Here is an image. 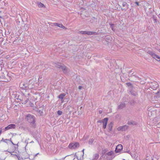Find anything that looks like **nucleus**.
I'll list each match as a JSON object with an SVG mask.
<instances>
[{
  "instance_id": "nucleus-8",
  "label": "nucleus",
  "mask_w": 160,
  "mask_h": 160,
  "mask_svg": "<svg viewBox=\"0 0 160 160\" xmlns=\"http://www.w3.org/2000/svg\"><path fill=\"white\" fill-rule=\"evenodd\" d=\"M158 87V85L156 82H152L150 84L151 88L153 90H156Z\"/></svg>"
},
{
  "instance_id": "nucleus-34",
  "label": "nucleus",
  "mask_w": 160,
  "mask_h": 160,
  "mask_svg": "<svg viewBox=\"0 0 160 160\" xmlns=\"http://www.w3.org/2000/svg\"><path fill=\"white\" fill-rule=\"evenodd\" d=\"M92 32L91 31H87V34L88 35H92Z\"/></svg>"
},
{
  "instance_id": "nucleus-12",
  "label": "nucleus",
  "mask_w": 160,
  "mask_h": 160,
  "mask_svg": "<svg viewBox=\"0 0 160 160\" xmlns=\"http://www.w3.org/2000/svg\"><path fill=\"white\" fill-rule=\"evenodd\" d=\"M15 128V125L12 124H10L7 127H6L5 128V130H7L11 129H14Z\"/></svg>"
},
{
  "instance_id": "nucleus-14",
  "label": "nucleus",
  "mask_w": 160,
  "mask_h": 160,
  "mask_svg": "<svg viewBox=\"0 0 160 160\" xmlns=\"http://www.w3.org/2000/svg\"><path fill=\"white\" fill-rule=\"evenodd\" d=\"M122 6L123 7H125L124 8H122V10L126 11V10L128 9V4L127 3L125 2H123L122 3Z\"/></svg>"
},
{
  "instance_id": "nucleus-23",
  "label": "nucleus",
  "mask_w": 160,
  "mask_h": 160,
  "mask_svg": "<svg viewBox=\"0 0 160 160\" xmlns=\"http://www.w3.org/2000/svg\"><path fill=\"white\" fill-rule=\"evenodd\" d=\"M126 84L128 86L132 88L133 86L132 84L130 82H127L126 83Z\"/></svg>"
},
{
  "instance_id": "nucleus-39",
  "label": "nucleus",
  "mask_w": 160,
  "mask_h": 160,
  "mask_svg": "<svg viewBox=\"0 0 160 160\" xmlns=\"http://www.w3.org/2000/svg\"><path fill=\"white\" fill-rule=\"evenodd\" d=\"M156 120H157V119L156 118H155L153 120V121L154 122H153V123L154 125H155V124H157L156 123L154 122H156Z\"/></svg>"
},
{
  "instance_id": "nucleus-16",
  "label": "nucleus",
  "mask_w": 160,
  "mask_h": 160,
  "mask_svg": "<svg viewBox=\"0 0 160 160\" xmlns=\"http://www.w3.org/2000/svg\"><path fill=\"white\" fill-rule=\"evenodd\" d=\"M66 94L64 93H62L60 94L58 96V97L61 99V101L62 102H63V99L64 97L65 96Z\"/></svg>"
},
{
  "instance_id": "nucleus-47",
  "label": "nucleus",
  "mask_w": 160,
  "mask_h": 160,
  "mask_svg": "<svg viewBox=\"0 0 160 160\" xmlns=\"http://www.w3.org/2000/svg\"><path fill=\"white\" fill-rule=\"evenodd\" d=\"M11 142L12 143V144H13V145H15V144H14V143L12 142V141H11Z\"/></svg>"
},
{
  "instance_id": "nucleus-6",
  "label": "nucleus",
  "mask_w": 160,
  "mask_h": 160,
  "mask_svg": "<svg viewBox=\"0 0 160 160\" xmlns=\"http://www.w3.org/2000/svg\"><path fill=\"white\" fill-rule=\"evenodd\" d=\"M79 144L78 142H75V143H71L68 146L69 148L71 149H75L79 147Z\"/></svg>"
},
{
  "instance_id": "nucleus-13",
  "label": "nucleus",
  "mask_w": 160,
  "mask_h": 160,
  "mask_svg": "<svg viewBox=\"0 0 160 160\" xmlns=\"http://www.w3.org/2000/svg\"><path fill=\"white\" fill-rule=\"evenodd\" d=\"M108 120V118H105L104 119V121L102 123L103 124V128L104 129H105L106 128Z\"/></svg>"
},
{
  "instance_id": "nucleus-26",
  "label": "nucleus",
  "mask_w": 160,
  "mask_h": 160,
  "mask_svg": "<svg viewBox=\"0 0 160 160\" xmlns=\"http://www.w3.org/2000/svg\"><path fill=\"white\" fill-rule=\"evenodd\" d=\"M112 153L113 152L112 151L109 152L107 153L105 155L111 156L112 155Z\"/></svg>"
},
{
  "instance_id": "nucleus-27",
  "label": "nucleus",
  "mask_w": 160,
  "mask_h": 160,
  "mask_svg": "<svg viewBox=\"0 0 160 160\" xmlns=\"http://www.w3.org/2000/svg\"><path fill=\"white\" fill-rule=\"evenodd\" d=\"M93 141V139H90L88 141V143L89 144H92Z\"/></svg>"
},
{
  "instance_id": "nucleus-54",
  "label": "nucleus",
  "mask_w": 160,
  "mask_h": 160,
  "mask_svg": "<svg viewBox=\"0 0 160 160\" xmlns=\"http://www.w3.org/2000/svg\"><path fill=\"white\" fill-rule=\"evenodd\" d=\"M158 51L160 52V49H159V50H158Z\"/></svg>"
},
{
  "instance_id": "nucleus-52",
  "label": "nucleus",
  "mask_w": 160,
  "mask_h": 160,
  "mask_svg": "<svg viewBox=\"0 0 160 160\" xmlns=\"http://www.w3.org/2000/svg\"><path fill=\"white\" fill-rule=\"evenodd\" d=\"M14 133H12V134L13 135H14Z\"/></svg>"
},
{
  "instance_id": "nucleus-55",
  "label": "nucleus",
  "mask_w": 160,
  "mask_h": 160,
  "mask_svg": "<svg viewBox=\"0 0 160 160\" xmlns=\"http://www.w3.org/2000/svg\"><path fill=\"white\" fill-rule=\"evenodd\" d=\"M158 93H159V92H158L156 93V94H158Z\"/></svg>"
},
{
  "instance_id": "nucleus-50",
  "label": "nucleus",
  "mask_w": 160,
  "mask_h": 160,
  "mask_svg": "<svg viewBox=\"0 0 160 160\" xmlns=\"http://www.w3.org/2000/svg\"><path fill=\"white\" fill-rule=\"evenodd\" d=\"M104 151H103V152H102V154H103V153H104L105 152H104Z\"/></svg>"
},
{
  "instance_id": "nucleus-24",
  "label": "nucleus",
  "mask_w": 160,
  "mask_h": 160,
  "mask_svg": "<svg viewBox=\"0 0 160 160\" xmlns=\"http://www.w3.org/2000/svg\"><path fill=\"white\" fill-rule=\"evenodd\" d=\"M78 33H80L82 34H87V31H79L78 32Z\"/></svg>"
},
{
  "instance_id": "nucleus-25",
  "label": "nucleus",
  "mask_w": 160,
  "mask_h": 160,
  "mask_svg": "<svg viewBox=\"0 0 160 160\" xmlns=\"http://www.w3.org/2000/svg\"><path fill=\"white\" fill-rule=\"evenodd\" d=\"M110 27L111 28L112 30L114 31V24H110Z\"/></svg>"
},
{
  "instance_id": "nucleus-11",
  "label": "nucleus",
  "mask_w": 160,
  "mask_h": 160,
  "mask_svg": "<svg viewBox=\"0 0 160 160\" xmlns=\"http://www.w3.org/2000/svg\"><path fill=\"white\" fill-rule=\"evenodd\" d=\"M147 53L151 56L153 58L155 59H156L158 56L154 52L150 50L148 51Z\"/></svg>"
},
{
  "instance_id": "nucleus-21",
  "label": "nucleus",
  "mask_w": 160,
  "mask_h": 160,
  "mask_svg": "<svg viewBox=\"0 0 160 160\" xmlns=\"http://www.w3.org/2000/svg\"><path fill=\"white\" fill-rule=\"evenodd\" d=\"M90 22L91 23H93L94 22H97V19L95 17H92L90 20Z\"/></svg>"
},
{
  "instance_id": "nucleus-22",
  "label": "nucleus",
  "mask_w": 160,
  "mask_h": 160,
  "mask_svg": "<svg viewBox=\"0 0 160 160\" xmlns=\"http://www.w3.org/2000/svg\"><path fill=\"white\" fill-rule=\"evenodd\" d=\"M38 6L39 8H42L44 7V5L41 2L38 3Z\"/></svg>"
},
{
  "instance_id": "nucleus-36",
  "label": "nucleus",
  "mask_w": 160,
  "mask_h": 160,
  "mask_svg": "<svg viewBox=\"0 0 160 160\" xmlns=\"http://www.w3.org/2000/svg\"><path fill=\"white\" fill-rule=\"evenodd\" d=\"M92 35H97L98 33L96 32H92Z\"/></svg>"
},
{
  "instance_id": "nucleus-49",
  "label": "nucleus",
  "mask_w": 160,
  "mask_h": 160,
  "mask_svg": "<svg viewBox=\"0 0 160 160\" xmlns=\"http://www.w3.org/2000/svg\"><path fill=\"white\" fill-rule=\"evenodd\" d=\"M156 107L158 108L160 107V105H159V106H156Z\"/></svg>"
},
{
  "instance_id": "nucleus-30",
  "label": "nucleus",
  "mask_w": 160,
  "mask_h": 160,
  "mask_svg": "<svg viewBox=\"0 0 160 160\" xmlns=\"http://www.w3.org/2000/svg\"><path fill=\"white\" fill-rule=\"evenodd\" d=\"M24 27L25 30H27L28 29L29 25H28V24H27V25L25 24V25L24 26Z\"/></svg>"
},
{
  "instance_id": "nucleus-5",
  "label": "nucleus",
  "mask_w": 160,
  "mask_h": 160,
  "mask_svg": "<svg viewBox=\"0 0 160 160\" xmlns=\"http://www.w3.org/2000/svg\"><path fill=\"white\" fill-rule=\"evenodd\" d=\"M31 88L26 89L24 90L22 92V94L24 98H28V96L30 95V92H31Z\"/></svg>"
},
{
  "instance_id": "nucleus-29",
  "label": "nucleus",
  "mask_w": 160,
  "mask_h": 160,
  "mask_svg": "<svg viewBox=\"0 0 160 160\" xmlns=\"http://www.w3.org/2000/svg\"><path fill=\"white\" fill-rule=\"evenodd\" d=\"M130 92L131 94H132V95H133L134 96H136L137 94L136 93L134 92H133L132 91H130Z\"/></svg>"
},
{
  "instance_id": "nucleus-53",
  "label": "nucleus",
  "mask_w": 160,
  "mask_h": 160,
  "mask_svg": "<svg viewBox=\"0 0 160 160\" xmlns=\"http://www.w3.org/2000/svg\"><path fill=\"white\" fill-rule=\"evenodd\" d=\"M0 18H2V17H1V16H0Z\"/></svg>"
},
{
  "instance_id": "nucleus-46",
  "label": "nucleus",
  "mask_w": 160,
  "mask_h": 160,
  "mask_svg": "<svg viewBox=\"0 0 160 160\" xmlns=\"http://www.w3.org/2000/svg\"><path fill=\"white\" fill-rule=\"evenodd\" d=\"M129 152H130V151H129H129H127V152H127V153H129Z\"/></svg>"
},
{
  "instance_id": "nucleus-20",
  "label": "nucleus",
  "mask_w": 160,
  "mask_h": 160,
  "mask_svg": "<svg viewBox=\"0 0 160 160\" xmlns=\"http://www.w3.org/2000/svg\"><path fill=\"white\" fill-rule=\"evenodd\" d=\"M99 155L98 153H95L93 156V160H97L99 158Z\"/></svg>"
},
{
  "instance_id": "nucleus-2",
  "label": "nucleus",
  "mask_w": 160,
  "mask_h": 160,
  "mask_svg": "<svg viewBox=\"0 0 160 160\" xmlns=\"http://www.w3.org/2000/svg\"><path fill=\"white\" fill-rule=\"evenodd\" d=\"M54 66L56 68L61 69L65 73H67L68 72V68L63 64L60 63H55L54 64Z\"/></svg>"
},
{
  "instance_id": "nucleus-35",
  "label": "nucleus",
  "mask_w": 160,
  "mask_h": 160,
  "mask_svg": "<svg viewBox=\"0 0 160 160\" xmlns=\"http://www.w3.org/2000/svg\"><path fill=\"white\" fill-rule=\"evenodd\" d=\"M103 120H104V119H102V120H99L98 121H97V123H101V122L103 123V122L104 121Z\"/></svg>"
},
{
  "instance_id": "nucleus-42",
  "label": "nucleus",
  "mask_w": 160,
  "mask_h": 160,
  "mask_svg": "<svg viewBox=\"0 0 160 160\" xmlns=\"http://www.w3.org/2000/svg\"><path fill=\"white\" fill-rule=\"evenodd\" d=\"M39 154V153H37L36 154H35L34 155V157H35L37 155H38Z\"/></svg>"
},
{
  "instance_id": "nucleus-51",
  "label": "nucleus",
  "mask_w": 160,
  "mask_h": 160,
  "mask_svg": "<svg viewBox=\"0 0 160 160\" xmlns=\"http://www.w3.org/2000/svg\"><path fill=\"white\" fill-rule=\"evenodd\" d=\"M84 149L82 150V151L83 152V154H84Z\"/></svg>"
},
{
  "instance_id": "nucleus-18",
  "label": "nucleus",
  "mask_w": 160,
  "mask_h": 160,
  "mask_svg": "<svg viewBox=\"0 0 160 160\" xmlns=\"http://www.w3.org/2000/svg\"><path fill=\"white\" fill-rule=\"evenodd\" d=\"M128 124L129 125H136L137 124V123L134 121L131 120L128 121Z\"/></svg>"
},
{
  "instance_id": "nucleus-7",
  "label": "nucleus",
  "mask_w": 160,
  "mask_h": 160,
  "mask_svg": "<svg viewBox=\"0 0 160 160\" xmlns=\"http://www.w3.org/2000/svg\"><path fill=\"white\" fill-rule=\"evenodd\" d=\"M17 99H19L21 101H22V104H26L28 102L29 98H24V97L21 98L20 96H18L17 98H16Z\"/></svg>"
},
{
  "instance_id": "nucleus-33",
  "label": "nucleus",
  "mask_w": 160,
  "mask_h": 160,
  "mask_svg": "<svg viewBox=\"0 0 160 160\" xmlns=\"http://www.w3.org/2000/svg\"><path fill=\"white\" fill-rule=\"evenodd\" d=\"M9 139H6L4 140H3V139L2 138V140H1V141H3L5 142L8 143L7 141H9Z\"/></svg>"
},
{
  "instance_id": "nucleus-48",
  "label": "nucleus",
  "mask_w": 160,
  "mask_h": 160,
  "mask_svg": "<svg viewBox=\"0 0 160 160\" xmlns=\"http://www.w3.org/2000/svg\"><path fill=\"white\" fill-rule=\"evenodd\" d=\"M9 141H10L11 142V141H12L11 140V139L10 138V139H9Z\"/></svg>"
},
{
  "instance_id": "nucleus-19",
  "label": "nucleus",
  "mask_w": 160,
  "mask_h": 160,
  "mask_svg": "<svg viewBox=\"0 0 160 160\" xmlns=\"http://www.w3.org/2000/svg\"><path fill=\"white\" fill-rule=\"evenodd\" d=\"M113 125V123L112 122H111L108 125V129L110 131H111L112 130V127Z\"/></svg>"
},
{
  "instance_id": "nucleus-45",
  "label": "nucleus",
  "mask_w": 160,
  "mask_h": 160,
  "mask_svg": "<svg viewBox=\"0 0 160 160\" xmlns=\"http://www.w3.org/2000/svg\"><path fill=\"white\" fill-rule=\"evenodd\" d=\"M1 87H2V85H1V84L0 83V90H1Z\"/></svg>"
},
{
  "instance_id": "nucleus-17",
  "label": "nucleus",
  "mask_w": 160,
  "mask_h": 160,
  "mask_svg": "<svg viewBox=\"0 0 160 160\" xmlns=\"http://www.w3.org/2000/svg\"><path fill=\"white\" fill-rule=\"evenodd\" d=\"M126 106V104L125 103L122 102L120 104L118 107V109H121L123 108H124Z\"/></svg>"
},
{
  "instance_id": "nucleus-15",
  "label": "nucleus",
  "mask_w": 160,
  "mask_h": 160,
  "mask_svg": "<svg viewBox=\"0 0 160 160\" xmlns=\"http://www.w3.org/2000/svg\"><path fill=\"white\" fill-rule=\"evenodd\" d=\"M53 25L57 26L62 28H66L62 24H59L57 22L53 23Z\"/></svg>"
},
{
  "instance_id": "nucleus-31",
  "label": "nucleus",
  "mask_w": 160,
  "mask_h": 160,
  "mask_svg": "<svg viewBox=\"0 0 160 160\" xmlns=\"http://www.w3.org/2000/svg\"><path fill=\"white\" fill-rule=\"evenodd\" d=\"M57 113L59 115H61L62 114V112L61 111L59 110L58 111Z\"/></svg>"
},
{
  "instance_id": "nucleus-56",
  "label": "nucleus",
  "mask_w": 160,
  "mask_h": 160,
  "mask_svg": "<svg viewBox=\"0 0 160 160\" xmlns=\"http://www.w3.org/2000/svg\"><path fill=\"white\" fill-rule=\"evenodd\" d=\"M159 123V122L158 123H157V124L158 125Z\"/></svg>"
},
{
  "instance_id": "nucleus-4",
  "label": "nucleus",
  "mask_w": 160,
  "mask_h": 160,
  "mask_svg": "<svg viewBox=\"0 0 160 160\" xmlns=\"http://www.w3.org/2000/svg\"><path fill=\"white\" fill-rule=\"evenodd\" d=\"M19 86L23 90L26 89L33 88V87L31 86L30 85H28L27 82H21Z\"/></svg>"
},
{
  "instance_id": "nucleus-40",
  "label": "nucleus",
  "mask_w": 160,
  "mask_h": 160,
  "mask_svg": "<svg viewBox=\"0 0 160 160\" xmlns=\"http://www.w3.org/2000/svg\"><path fill=\"white\" fill-rule=\"evenodd\" d=\"M82 88V87L81 86H79L78 88V89L79 90L81 89Z\"/></svg>"
},
{
  "instance_id": "nucleus-3",
  "label": "nucleus",
  "mask_w": 160,
  "mask_h": 160,
  "mask_svg": "<svg viewBox=\"0 0 160 160\" xmlns=\"http://www.w3.org/2000/svg\"><path fill=\"white\" fill-rule=\"evenodd\" d=\"M11 80L10 77L3 73L0 74V82H8Z\"/></svg>"
},
{
  "instance_id": "nucleus-58",
  "label": "nucleus",
  "mask_w": 160,
  "mask_h": 160,
  "mask_svg": "<svg viewBox=\"0 0 160 160\" xmlns=\"http://www.w3.org/2000/svg\"><path fill=\"white\" fill-rule=\"evenodd\" d=\"M133 74V73H132L131 74Z\"/></svg>"
},
{
  "instance_id": "nucleus-32",
  "label": "nucleus",
  "mask_w": 160,
  "mask_h": 160,
  "mask_svg": "<svg viewBox=\"0 0 160 160\" xmlns=\"http://www.w3.org/2000/svg\"><path fill=\"white\" fill-rule=\"evenodd\" d=\"M152 18L153 19L154 22H157V19L156 18H155L154 16L152 17Z\"/></svg>"
},
{
  "instance_id": "nucleus-28",
  "label": "nucleus",
  "mask_w": 160,
  "mask_h": 160,
  "mask_svg": "<svg viewBox=\"0 0 160 160\" xmlns=\"http://www.w3.org/2000/svg\"><path fill=\"white\" fill-rule=\"evenodd\" d=\"M38 113L40 114V115H43V112L42 111L40 110H38Z\"/></svg>"
},
{
  "instance_id": "nucleus-59",
  "label": "nucleus",
  "mask_w": 160,
  "mask_h": 160,
  "mask_svg": "<svg viewBox=\"0 0 160 160\" xmlns=\"http://www.w3.org/2000/svg\"><path fill=\"white\" fill-rule=\"evenodd\" d=\"M146 160H148V159H147Z\"/></svg>"
},
{
  "instance_id": "nucleus-44",
  "label": "nucleus",
  "mask_w": 160,
  "mask_h": 160,
  "mask_svg": "<svg viewBox=\"0 0 160 160\" xmlns=\"http://www.w3.org/2000/svg\"><path fill=\"white\" fill-rule=\"evenodd\" d=\"M99 113H100V114L102 113V111H101V110H99Z\"/></svg>"
},
{
  "instance_id": "nucleus-10",
  "label": "nucleus",
  "mask_w": 160,
  "mask_h": 160,
  "mask_svg": "<svg viewBox=\"0 0 160 160\" xmlns=\"http://www.w3.org/2000/svg\"><path fill=\"white\" fill-rule=\"evenodd\" d=\"M122 146L121 144H119L116 147L115 152L116 153H118L120 152L122 149Z\"/></svg>"
},
{
  "instance_id": "nucleus-37",
  "label": "nucleus",
  "mask_w": 160,
  "mask_h": 160,
  "mask_svg": "<svg viewBox=\"0 0 160 160\" xmlns=\"http://www.w3.org/2000/svg\"><path fill=\"white\" fill-rule=\"evenodd\" d=\"M7 151L8 152H9L10 153L11 155H15V156H17V155H16V154H13V153H14V152H9V151H8V150H7Z\"/></svg>"
},
{
  "instance_id": "nucleus-57",
  "label": "nucleus",
  "mask_w": 160,
  "mask_h": 160,
  "mask_svg": "<svg viewBox=\"0 0 160 160\" xmlns=\"http://www.w3.org/2000/svg\"><path fill=\"white\" fill-rule=\"evenodd\" d=\"M66 157H67V156H66L65 158H65Z\"/></svg>"
},
{
  "instance_id": "nucleus-9",
  "label": "nucleus",
  "mask_w": 160,
  "mask_h": 160,
  "mask_svg": "<svg viewBox=\"0 0 160 160\" xmlns=\"http://www.w3.org/2000/svg\"><path fill=\"white\" fill-rule=\"evenodd\" d=\"M128 126L127 125H125L122 126H120L117 128L118 130L119 131H124L127 130L128 128Z\"/></svg>"
},
{
  "instance_id": "nucleus-1",
  "label": "nucleus",
  "mask_w": 160,
  "mask_h": 160,
  "mask_svg": "<svg viewBox=\"0 0 160 160\" xmlns=\"http://www.w3.org/2000/svg\"><path fill=\"white\" fill-rule=\"evenodd\" d=\"M25 119L31 124L32 127H35L36 126V120L34 116L28 114L26 116Z\"/></svg>"
},
{
  "instance_id": "nucleus-41",
  "label": "nucleus",
  "mask_w": 160,
  "mask_h": 160,
  "mask_svg": "<svg viewBox=\"0 0 160 160\" xmlns=\"http://www.w3.org/2000/svg\"><path fill=\"white\" fill-rule=\"evenodd\" d=\"M135 3L137 5V6H139V2H135Z\"/></svg>"
},
{
  "instance_id": "nucleus-38",
  "label": "nucleus",
  "mask_w": 160,
  "mask_h": 160,
  "mask_svg": "<svg viewBox=\"0 0 160 160\" xmlns=\"http://www.w3.org/2000/svg\"><path fill=\"white\" fill-rule=\"evenodd\" d=\"M156 60L158 61H160V57L158 56V57H157V58Z\"/></svg>"
},
{
  "instance_id": "nucleus-43",
  "label": "nucleus",
  "mask_w": 160,
  "mask_h": 160,
  "mask_svg": "<svg viewBox=\"0 0 160 160\" xmlns=\"http://www.w3.org/2000/svg\"><path fill=\"white\" fill-rule=\"evenodd\" d=\"M132 72H133V71H132V70L129 72V74H130Z\"/></svg>"
}]
</instances>
